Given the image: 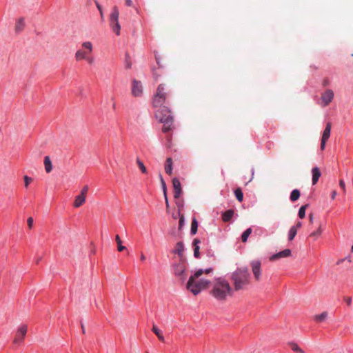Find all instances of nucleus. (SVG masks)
<instances>
[{"instance_id":"9b49d317","label":"nucleus","mask_w":353,"mask_h":353,"mask_svg":"<svg viewBox=\"0 0 353 353\" xmlns=\"http://www.w3.org/2000/svg\"><path fill=\"white\" fill-rule=\"evenodd\" d=\"M331 128L332 124L331 123H327L326 124V127L323 132L322 139H321V150H323L325 147L326 141L328 140L330 136V132H331Z\"/></svg>"},{"instance_id":"b1692460","label":"nucleus","mask_w":353,"mask_h":353,"mask_svg":"<svg viewBox=\"0 0 353 353\" xmlns=\"http://www.w3.org/2000/svg\"><path fill=\"white\" fill-rule=\"evenodd\" d=\"M199 243H200V241L198 239H195L193 241V245L194 247V256L196 258H199V256H200V254H199V246L198 245V244Z\"/></svg>"},{"instance_id":"f03ea898","label":"nucleus","mask_w":353,"mask_h":353,"mask_svg":"<svg viewBox=\"0 0 353 353\" xmlns=\"http://www.w3.org/2000/svg\"><path fill=\"white\" fill-rule=\"evenodd\" d=\"M230 279L235 291L244 290L250 283V275L248 268H238L231 274Z\"/></svg>"},{"instance_id":"3c124183","label":"nucleus","mask_w":353,"mask_h":353,"mask_svg":"<svg viewBox=\"0 0 353 353\" xmlns=\"http://www.w3.org/2000/svg\"><path fill=\"white\" fill-rule=\"evenodd\" d=\"M336 195V192L335 190H334L332 192V199H335V196Z\"/></svg>"},{"instance_id":"4d7b16f0","label":"nucleus","mask_w":353,"mask_h":353,"mask_svg":"<svg viewBox=\"0 0 353 353\" xmlns=\"http://www.w3.org/2000/svg\"><path fill=\"white\" fill-rule=\"evenodd\" d=\"M156 61H157V64H158L159 66H161V65H160V60H159V58H158L157 57H156Z\"/></svg>"},{"instance_id":"c9c22d12","label":"nucleus","mask_w":353,"mask_h":353,"mask_svg":"<svg viewBox=\"0 0 353 353\" xmlns=\"http://www.w3.org/2000/svg\"><path fill=\"white\" fill-rule=\"evenodd\" d=\"M23 180H24V185H25L26 188H28L29 184L30 183H32L33 181V179L31 177H30L27 175L23 176Z\"/></svg>"},{"instance_id":"cd10ccee","label":"nucleus","mask_w":353,"mask_h":353,"mask_svg":"<svg viewBox=\"0 0 353 353\" xmlns=\"http://www.w3.org/2000/svg\"><path fill=\"white\" fill-rule=\"evenodd\" d=\"M198 229V222L195 218H194L192 221L191 223V230L190 232L192 234L194 235L197 232Z\"/></svg>"},{"instance_id":"5701e85b","label":"nucleus","mask_w":353,"mask_h":353,"mask_svg":"<svg viewBox=\"0 0 353 353\" xmlns=\"http://www.w3.org/2000/svg\"><path fill=\"white\" fill-rule=\"evenodd\" d=\"M288 345L296 353H305L304 350L301 349L297 343L294 342H290L288 343Z\"/></svg>"},{"instance_id":"f3484780","label":"nucleus","mask_w":353,"mask_h":353,"mask_svg":"<svg viewBox=\"0 0 353 353\" xmlns=\"http://www.w3.org/2000/svg\"><path fill=\"white\" fill-rule=\"evenodd\" d=\"M312 184L315 185L319 181L321 174L319 168L314 167L312 170Z\"/></svg>"},{"instance_id":"bf43d9fd","label":"nucleus","mask_w":353,"mask_h":353,"mask_svg":"<svg viewBox=\"0 0 353 353\" xmlns=\"http://www.w3.org/2000/svg\"><path fill=\"white\" fill-rule=\"evenodd\" d=\"M81 328H82L83 333L85 334V328H84V325L83 324H81Z\"/></svg>"},{"instance_id":"7c9ffc66","label":"nucleus","mask_w":353,"mask_h":353,"mask_svg":"<svg viewBox=\"0 0 353 353\" xmlns=\"http://www.w3.org/2000/svg\"><path fill=\"white\" fill-rule=\"evenodd\" d=\"M234 194H235V196L236 198V199L239 201V202H241L243 199V194L242 192V190L240 188H236L235 190H234Z\"/></svg>"},{"instance_id":"de8ad7c7","label":"nucleus","mask_w":353,"mask_h":353,"mask_svg":"<svg viewBox=\"0 0 353 353\" xmlns=\"http://www.w3.org/2000/svg\"><path fill=\"white\" fill-rule=\"evenodd\" d=\"M125 5L127 6H133V3H132V0H125Z\"/></svg>"},{"instance_id":"09e8293b","label":"nucleus","mask_w":353,"mask_h":353,"mask_svg":"<svg viewBox=\"0 0 353 353\" xmlns=\"http://www.w3.org/2000/svg\"><path fill=\"white\" fill-rule=\"evenodd\" d=\"M212 270H213V269H212V268H207V269H205V270H203V272H203V274H204V273H205V274H210V273H211V272H212Z\"/></svg>"},{"instance_id":"4be33fe9","label":"nucleus","mask_w":353,"mask_h":353,"mask_svg":"<svg viewBox=\"0 0 353 353\" xmlns=\"http://www.w3.org/2000/svg\"><path fill=\"white\" fill-rule=\"evenodd\" d=\"M328 316L327 312H323V313L320 314H316L314 316V320L316 322L321 323L324 321Z\"/></svg>"},{"instance_id":"bb28decb","label":"nucleus","mask_w":353,"mask_h":353,"mask_svg":"<svg viewBox=\"0 0 353 353\" xmlns=\"http://www.w3.org/2000/svg\"><path fill=\"white\" fill-rule=\"evenodd\" d=\"M252 230L251 228H248L246 230H245L242 235H241V241L243 243H245L248 241V239L250 234L252 233Z\"/></svg>"},{"instance_id":"c756f323","label":"nucleus","mask_w":353,"mask_h":353,"mask_svg":"<svg viewBox=\"0 0 353 353\" xmlns=\"http://www.w3.org/2000/svg\"><path fill=\"white\" fill-rule=\"evenodd\" d=\"M300 197V192L299 190L297 189H295L294 190H292V192H291V194H290V200L292 201H296V200H298Z\"/></svg>"},{"instance_id":"13d9d810","label":"nucleus","mask_w":353,"mask_h":353,"mask_svg":"<svg viewBox=\"0 0 353 353\" xmlns=\"http://www.w3.org/2000/svg\"><path fill=\"white\" fill-rule=\"evenodd\" d=\"M145 259V256L143 254H141V261H144Z\"/></svg>"},{"instance_id":"f704fd0d","label":"nucleus","mask_w":353,"mask_h":353,"mask_svg":"<svg viewBox=\"0 0 353 353\" xmlns=\"http://www.w3.org/2000/svg\"><path fill=\"white\" fill-rule=\"evenodd\" d=\"M160 179H161V186H162V189H163V196H164V197H166V195H167L166 184H165V182L163 180L161 175H160Z\"/></svg>"},{"instance_id":"2eb2a0df","label":"nucleus","mask_w":353,"mask_h":353,"mask_svg":"<svg viewBox=\"0 0 353 353\" xmlns=\"http://www.w3.org/2000/svg\"><path fill=\"white\" fill-rule=\"evenodd\" d=\"M26 23H25V19L23 17L19 18L16 21L14 30L15 32L17 33H19L22 32L25 28Z\"/></svg>"},{"instance_id":"393cba45","label":"nucleus","mask_w":353,"mask_h":353,"mask_svg":"<svg viewBox=\"0 0 353 353\" xmlns=\"http://www.w3.org/2000/svg\"><path fill=\"white\" fill-rule=\"evenodd\" d=\"M152 332L157 335L161 341L164 342L165 339L161 331L154 325L152 327Z\"/></svg>"},{"instance_id":"a211bd4d","label":"nucleus","mask_w":353,"mask_h":353,"mask_svg":"<svg viewBox=\"0 0 353 353\" xmlns=\"http://www.w3.org/2000/svg\"><path fill=\"white\" fill-rule=\"evenodd\" d=\"M185 266L183 263H179L174 266V273L176 275L181 276L185 272Z\"/></svg>"},{"instance_id":"72a5a7b5","label":"nucleus","mask_w":353,"mask_h":353,"mask_svg":"<svg viewBox=\"0 0 353 353\" xmlns=\"http://www.w3.org/2000/svg\"><path fill=\"white\" fill-rule=\"evenodd\" d=\"M137 164L139 166V169L143 173H147V169L145 166L144 165L143 163L139 159H137Z\"/></svg>"},{"instance_id":"473e14b6","label":"nucleus","mask_w":353,"mask_h":353,"mask_svg":"<svg viewBox=\"0 0 353 353\" xmlns=\"http://www.w3.org/2000/svg\"><path fill=\"white\" fill-rule=\"evenodd\" d=\"M308 207V205L306 204V205H304L303 206H301L299 210V216L301 218V219H303L305 216V210H306V208Z\"/></svg>"},{"instance_id":"f257e3e1","label":"nucleus","mask_w":353,"mask_h":353,"mask_svg":"<svg viewBox=\"0 0 353 353\" xmlns=\"http://www.w3.org/2000/svg\"><path fill=\"white\" fill-rule=\"evenodd\" d=\"M233 293L234 289L225 279L218 277L214 279L210 294L215 299L224 301L228 296H232Z\"/></svg>"},{"instance_id":"412c9836","label":"nucleus","mask_w":353,"mask_h":353,"mask_svg":"<svg viewBox=\"0 0 353 353\" xmlns=\"http://www.w3.org/2000/svg\"><path fill=\"white\" fill-rule=\"evenodd\" d=\"M44 165L45 170L47 173H50L52 170V165L51 160L48 156L44 157Z\"/></svg>"},{"instance_id":"ddd939ff","label":"nucleus","mask_w":353,"mask_h":353,"mask_svg":"<svg viewBox=\"0 0 353 353\" xmlns=\"http://www.w3.org/2000/svg\"><path fill=\"white\" fill-rule=\"evenodd\" d=\"M172 185L174 188V197L175 199H177L182 194L181 183L177 178H174L172 179Z\"/></svg>"},{"instance_id":"ea45409f","label":"nucleus","mask_w":353,"mask_h":353,"mask_svg":"<svg viewBox=\"0 0 353 353\" xmlns=\"http://www.w3.org/2000/svg\"><path fill=\"white\" fill-rule=\"evenodd\" d=\"M88 185H85L83 187V188L81 189V192L80 194H82V195H84L85 196H87V194H88Z\"/></svg>"},{"instance_id":"8fccbe9b","label":"nucleus","mask_w":353,"mask_h":353,"mask_svg":"<svg viewBox=\"0 0 353 353\" xmlns=\"http://www.w3.org/2000/svg\"><path fill=\"white\" fill-rule=\"evenodd\" d=\"M302 224H301V222L299 221L296 223V225H294V227H296V230L300 228L301 227Z\"/></svg>"},{"instance_id":"864d4df0","label":"nucleus","mask_w":353,"mask_h":353,"mask_svg":"<svg viewBox=\"0 0 353 353\" xmlns=\"http://www.w3.org/2000/svg\"><path fill=\"white\" fill-rule=\"evenodd\" d=\"M309 219H310V223H313V214H309Z\"/></svg>"},{"instance_id":"4468645a","label":"nucleus","mask_w":353,"mask_h":353,"mask_svg":"<svg viewBox=\"0 0 353 353\" xmlns=\"http://www.w3.org/2000/svg\"><path fill=\"white\" fill-rule=\"evenodd\" d=\"M291 255V250L290 249H285L283 251H281L270 257L271 261L278 260L281 258L288 257Z\"/></svg>"},{"instance_id":"a18cd8bd","label":"nucleus","mask_w":353,"mask_h":353,"mask_svg":"<svg viewBox=\"0 0 353 353\" xmlns=\"http://www.w3.org/2000/svg\"><path fill=\"white\" fill-rule=\"evenodd\" d=\"M164 198H165V201L166 211H167V212H168L169 209H170V204H169L168 196L166 195V197H164Z\"/></svg>"},{"instance_id":"37998d69","label":"nucleus","mask_w":353,"mask_h":353,"mask_svg":"<svg viewBox=\"0 0 353 353\" xmlns=\"http://www.w3.org/2000/svg\"><path fill=\"white\" fill-rule=\"evenodd\" d=\"M339 185L342 188L343 193H345V191H346V190H345V183H344L343 180H340L339 181Z\"/></svg>"},{"instance_id":"6e6d98bb","label":"nucleus","mask_w":353,"mask_h":353,"mask_svg":"<svg viewBox=\"0 0 353 353\" xmlns=\"http://www.w3.org/2000/svg\"><path fill=\"white\" fill-rule=\"evenodd\" d=\"M126 68H131V63L130 62L127 61V63H126Z\"/></svg>"},{"instance_id":"423d86ee","label":"nucleus","mask_w":353,"mask_h":353,"mask_svg":"<svg viewBox=\"0 0 353 353\" xmlns=\"http://www.w3.org/2000/svg\"><path fill=\"white\" fill-rule=\"evenodd\" d=\"M119 11L117 6H114L112 8V12L109 17V24L112 30L117 34H120L121 26L119 22Z\"/></svg>"},{"instance_id":"20e7f679","label":"nucleus","mask_w":353,"mask_h":353,"mask_svg":"<svg viewBox=\"0 0 353 353\" xmlns=\"http://www.w3.org/2000/svg\"><path fill=\"white\" fill-rule=\"evenodd\" d=\"M155 117L159 122L163 124L162 128V131L163 132H168L171 130L173 123V117L171 115V112L168 107L163 106L161 108H159L155 113Z\"/></svg>"},{"instance_id":"a19ab883","label":"nucleus","mask_w":353,"mask_h":353,"mask_svg":"<svg viewBox=\"0 0 353 353\" xmlns=\"http://www.w3.org/2000/svg\"><path fill=\"white\" fill-rule=\"evenodd\" d=\"M27 223H28V228L30 229H31L32 228V225H33V219H32V217H29L27 219Z\"/></svg>"},{"instance_id":"c85d7f7f","label":"nucleus","mask_w":353,"mask_h":353,"mask_svg":"<svg viewBox=\"0 0 353 353\" xmlns=\"http://www.w3.org/2000/svg\"><path fill=\"white\" fill-rule=\"evenodd\" d=\"M115 241L117 243V250L119 252H122L125 249V247L122 245V241L120 236L117 234L115 236Z\"/></svg>"},{"instance_id":"dca6fc26","label":"nucleus","mask_w":353,"mask_h":353,"mask_svg":"<svg viewBox=\"0 0 353 353\" xmlns=\"http://www.w3.org/2000/svg\"><path fill=\"white\" fill-rule=\"evenodd\" d=\"M86 196L79 194L75 197L73 206L76 208L81 207L85 202Z\"/></svg>"},{"instance_id":"f8f14e48","label":"nucleus","mask_w":353,"mask_h":353,"mask_svg":"<svg viewBox=\"0 0 353 353\" xmlns=\"http://www.w3.org/2000/svg\"><path fill=\"white\" fill-rule=\"evenodd\" d=\"M143 92L141 81L134 79L132 82V94L134 97H140Z\"/></svg>"},{"instance_id":"9d476101","label":"nucleus","mask_w":353,"mask_h":353,"mask_svg":"<svg viewBox=\"0 0 353 353\" xmlns=\"http://www.w3.org/2000/svg\"><path fill=\"white\" fill-rule=\"evenodd\" d=\"M250 265L255 281H259L261 278V262L259 261H252Z\"/></svg>"},{"instance_id":"a878e982","label":"nucleus","mask_w":353,"mask_h":353,"mask_svg":"<svg viewBox=\"0 0 353 353\" xmlns=\"http://www.w3.org/2000/svg\"><path fill=\"white\" fill-rule=\"evenodd\" d=\"M183 244L182 242H178L176 245V248L174 249V253L177 254L178 255L181 256L183 254Z\"/></svg>"},{"instance_id":"4c0bfd02","label":"nucleus","mask_w":353,"mask_h":353,"mask_svg":"<svg viewBox=\"0 0 353 353\" xmlns=\"http://www.w3.org/2000/svg\"><path fill=\"white\" fill-rule=\"evenodd\" d=\"M321 232H322L321 228V227H319L316 231L311 233L310 236L316 238L321 234Z\"/></svg>"},{"instance_id":"0eeeda50","label":"nucleus","mask_w":353,"mask_h":353,"mask_svg":"<svg viewBox=\"0 0 353 353\" xmlns=\"http://www.w3.org/2000/svg\"><path fill=\"white\" fill-rule=\"evenodd\" d=\"M28 332V325L22 324L18 327L12 343L15 346L22 344Z\"/></svg>"},{"instance_id":"6ab92c4d","label":"nucleus","mask_w":353,"mask_h":353,"mask_svg":"<svg viewBox=\"0 0 353 353\" xmlns=\"http://www.w3.org/2000/svg\"><path fill=\"white\" fill-rule=\"evenodd\" d=\"M234 211L233 210H228L225 211L222 215V219L224 222H229L234 216Z\"/></svg>"},{"instance_id":"79ce46f5","label":"nucleus","mask_w":353,"mask_h":353,"mask_svg":"<svg viewBox=\"0 0 353 353\" xmlns=\"http://www.w3.org/2000/svg\"><path fill=\"white\" fill-rule=\"evenodd\" d=\"M85 60L90 65H92L94 62V59L92 57L88 56V57L85 59Z\"/></svg>"},{"instance_id":"e433bc0d","label":"nucleus","mask_w":353,"mask_h":353,"mask_svg":"<svg viewBox=\"0 0 353 353\" xmlns=\"http://www.w3.org/2000/svg\"><path fill=\"white\" fill-rule=\"evenodd\" d=\"M179 229L181 230L184 225L185 218H184L183 214H181L180 213L179 214Z\"/></svg>"},{"instance_id":"aec40b11","label":"nucleus","mask_w":353,"mask_h":353,"mask_svg":"<svg viewBox=\"0 0 353 353\" xmlns=\"http://www.w3.org/2000/svg\"><path fill=\"white\" fill-rule=\"evenodd\" d=\"M165 172L171 175L172 172V159L169 157L166 159L165 164Z\"/></svg>"},{"instance_id":"7ed1b4c3","label":"nucleus","mask_w":353,"mask_h":353,"mask_svg":"<svg viewBox=\"0 0 353 353\" xmlns=\"http://www.w3.org/2000/svg\"><path fill=\"white\" fill-rule=\"evenodd\" d=\"M203 272V269L197 270L194 275L190 277L187 283V289L194 295H197L201 290L208 288L209 286L210 281L208 280L204 279H198Z\"/></svg>"},{"instance_id":"c03bdc74","label":"nucleus","mask_w":353,"mask_h":353,"mask_svg":"<svg viewBox=\"0 0 353 353\" xmlns=\"http://www.w3.org/2000/svg\"><path fill=\"white\" fill-rule=\"evenodd\" d=\"M344 301H345L347 305H350L352 303V298L350 296L344 297Z\"/></svg>"},{"instance_id":"6e6552de","label":"nucleus","mask_w":353,"mask_h":353,"mask_svg":"<svg viewBox=\"0 0 353 353\" xmlns=\"http://www.w3.org/2000/svg\"><path fill=\"white\" fill-rule=\"evenodd\" d=\"M82 47L87 50H79L75 53V59L77 61L85 59L88 57V54L91 53L93 50L92 43L90 41H85L82 43Z\"/></svg>"},{"instance_id":"39448f33","label":"nucleus","mask_w":353,"mask_h":353,"mask_svg":"<svg viewBox=\"0 0 353 353\" xmlns=\"http://www.w3.org/2000/svg\"><path fill=\"white\" fill-rule=\"evenodd\" d=\"M169 96V90L166 88L165 84H160L157 92L153 97L152 104L155 108H161L166 106L167 99Z\"/></svg>"},{"instance_id":"603ef678","label":"nucleus","mask_w":353,"mask_h":353,"mask_svg":"<svg viewBox=\"0 0 353 353\" xmlns=\"http://www.w3.org/2000/svg\"><path fill=\"white\" fill-rule=\"evenodd\" d=\"M329 84V81L327 79H325L323 82V85L326 86Z\"/></svg>"},{"instance_id":"49530a36","label":"nucleus","mask_w":353,"mask_h":353,"mask_svg":"<svg viewBox=\"0 0 353 353\" xmlns=\"http://www.w3.org/2000/svg\"><path fill=\"white\" fill-rule=\"evenodd\" d=\"M97 7L100 12L101 17H103V10H102V7L98 3H97Z\"/></svg>"},{"instance_id":"1a4fd4ad","label":"nucleus","mask_w":353,"mask_h":353,"mask_svg":"<svg viewBox=\"0 0 353 353\" xmlns=\"http://www.w3.org/2000/svg\"><path fill=\"white\" fill-rule=\"evenodd\" d=\"M334 92L327 89L324 92L322 93L321 97V105L322 107H326L334 99Z\"/></svg>"},{"instance_id":"5fc2aeb1","label":"nucleus","mask_w":353,"mask_h":353,"mask_svg":"<svg viewBox=\"0 0 353 353\" xmlns=\"http://www.w3.org/2000/svg\"><path fill=\"white\" fill-rule=\"evenodd\" d=\"M172 217L174 219H176L179 216V212L177 214H172Z\"/></svg>"},{"instance_id":"58836bf2","label":"nucleus","mask_w":353,"mask_h":353,"mask_svg":"<svg viewBox=\"0 0 353 353\" xmlns=\"http://www.w3.org/2000/svg\"><path fill=\"white\" fill-rule=\"evenodd\" d=\"M176 205L178 208L179 214V213L181 214V212L182 211V210L183 208V201H176Z\"/></svg>"},{"instance_id":"2f4dec72","label":"nucleus","mask_w":353,"mask_h":353,"mask_svg":"<svg viewBox=\"0 0 353 353\" xmlns=\"http://www.w3.org/2000/svg\"><path fill=\"white\" fill-rule=\"evenodd\" d=\"M296 227H291V228L290 229V231H289V234H288V239L289 241H292L294 239V238L295 237V236L296 235Z\"/></svg>"}]
</instances>
